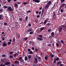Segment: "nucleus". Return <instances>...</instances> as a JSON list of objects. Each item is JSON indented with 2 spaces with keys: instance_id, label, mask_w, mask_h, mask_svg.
<instances>
[{
  "instance_id": "f257e3e1",
  "label": "nucleus",
  "mask_w": 66,
  "mask_h": 66,
  "mask_svg": "<svg viewBox=\"0 0 66 66\" xmlns=\"http://www.w3.org/2000/svg\"><path fill=\"white\" fill-rule=\"evenodd\" d=\"M52 4V2L50 1H49L47 3V4L45 6V9H47L48 7H49L50 6V5H51V4Z\"/></svg>"
},
{
  "instance_id": "f03ea898",
  "label": "nucleus",
  "mask_w": 66,
  "mask_h": 66,
  "mask_svg": "<svg viewBox=\"0 0 66 66\" xmlns=\"http://www.w3.org/2000/svg\"><path fill=\"white\" fill-rule=\"evenodd\" d=\"M60 28H62V30L64 31L66 30V26H65L64 25H62L60 26Z\"/></svg>"
},
{
  "instance_id": "7ed1b4c3",
  "label": "nucleus",
  "mask_w": 66,
  "mask_h": 66,
  "mask_svg": "<svg viewBox=\"0 0 66 66\" xmlns=\"http://www.w3.org/2000/svg\"><path fill=\"white\" fill-rule=\"evenodd\" d=\"M7 10L9 12H12L13 10L12 9V7L11 6H10L7 9Z\"/></svg>"
},
{
  "instance_id": "20e7f679",
  "label": "nucleus",
  "mask_w": 66,
  "mask_h": 66,
  "mask_svg": "<svg viewBox=\"0 0 66 66\" xmlns=\"http://www.w3.org/2000/svg\"><path fill=\"white\" fill-rule=\"evenodd\" d=\"M6 46H7V43L5 41H4L3 44V46H4V47H5Z\"/></svg>"
},
{
  "instance_id": "39448f33",
  "label": "nucleus",
  "mask_w": 66,
  "mask_h": 66,
  "mask_svg": "<svg viewBox=\"0 0 66 66\" xmlns=\"http://www.w3.org/2000/svg\"><path fill=\"white\" fill-rule=\"evenodd\" d=\"M33 1L34 2H37V3H39L40 2V1L38 0H33Z\"/></svg>"
},
{
  "instance_id": "423d86ee",
  "label": "nucleus",
  "mask_w": 66,
  "mask_h": 66,
  "mask_svg": "<svg viewBox=\"0 0 66 66\" xmlns=\"http://www.w3.org/2000/svg\"><path fill=\"white\" fill-rule=\"evenodd\" d=\"M55 11H53V18H55Z\"/></svg>"
},
{
  "instance_id": "0eeeda50",
  "label": "nucleus",
  "mask_w": 66,
  "mask_h": 66,
  "mask_svg": "<svg viewBox=\"0 0 66 66\" xmlns=\"http://www.w3.org/2000/svg\"><path fill=\"white\" fill-rule=\"evenodd\" d=\"M3 15L2 14H0V20H3V17L2 16Z\"/></svg>"
},
{
  "instance_id": "6e6552de",
  "label": "nucleus",
  "mask_w": 66,
  "mask_h": 66,
  "mask_svg": "<svg viewBox=\"0 0 66 66\" xmlns=\"http://www.w3.org/2000/svg\"><path fill=\"white\" fill-rule=\"evenodd\" d=\"M20 62L21 63H23V64L24 63V60H23V59H21V60H20Z\"/></svg>"
},
{
  "instance_id": "1a4fd4ad",
  "label": "nucleus",
  "mask_w": 66,
  "mask_h": 66,
  "mask_svg": "<svg viewBox=\"0 0 66 66\" xmlns=\"http://www.w3.org/2000/svg\"><path fill=\"white\" fill-rule=\"evenodd\" d=\"M37 39L39 40V41H40L41 40H43V39L42 38H40L39 37L37 38Z\"/></svg>"
},
{
  "instance_id": "9d476101",
  "label": "nucleus",
  "mask_w": 66,
  "mask_h": 66,
  "mask_svg": "<svg viewBox=\"0 0 66 66\" xmlns=\"http://www.w3.org/2000/svg\"><path fill=\"white\" fill-rule=\"evenodd\" d=\"M62 30H63L62 28H61V27L59 28V32H62Z\"/></svg>"
},
{
  "instance_id": "9b49d317",
  "label": "nucleus",
  "mask_w": 66,
  "mask_h": 66,
  "mask_svg": "<svg viewBox=\"0 0 66 66\" xmlns=\"http://www.w3.org/2000/svg\"><path fill=\"white\" fill-rule=\"evenodd\" d=\"M18 4H17L15 3L14 4V6L15 7H18Z\"/></svg>"
},
{
  "instance_id": "f8f14e48",
  "label": "nucleus",
  "mask_w": 66,
  "mask_h": 66,
  "mask_svg": "<svg viewBox=\"0 0 66 66\" xmlns=\"http://www.w3.org/2000/svg\"><path fill=\"white\" fill-rule=\"evenodd\" d=\"M11 64L10 62H7L5 64V65H9V64Z\"/></svg>"
},
{
  "instance_id": "ddd939ff",
  "label": "nucleus",
  "mask_w": 66,
  "mask_h": 66,
  "mask_svg": "<svg viewBox=\"0 0 66 66\" xmlns=\"http://www.w3.org/2000/svg\"><path fill=\"white\" fill-rule=\"evenodd\" d=\"M66 4L65 3L64 4H62L61 5V7H64V5H66Z\"/></svg>"
},
{
  "instance_id": "4468645a",
  "label": "nucleus",
  "mask_w": 66,
  "mask_h": 66,
  "mask_svg": "<svg viewBox=\"0 0 66 66\" xmlns=\"http://www.w3.org/2000/svg\"><path fill=\"white\" fill-rule=\"evenodd\" d=\"M14 22L15 23L16 26H17V27H18V26L19 25V24L16 21L15 22Z\"/></svg>"
},
{
  "instance_id": "2eb2a0df",
  "label": "nucleus",
  "mask_w": 66,
  "mask_h": 66,
  "mask_svg": "<svg viewBox=\"0 0 66 66\" xmlns=\"http://www.w3.org/2000/svg\"><path fill=\"white\" fill-rule=\"evenodd\" d=\"M44 30V27H42L40 28V31H42L43 30Z\"/></svg>"
},
{
  "instance_id": "dca6fc26",
  "label": "nucleus",
  "mask_w": 66,
  "mask_h": 66,
  "mask_svg": "<svg viewBox=\"0 0 66 66\" xmlns=\"http://www.w3.org/2000/svg\"><path fill=\"white\" fill-rule=\"evenodd\" d=\"M14 63H16V64H19V61H17V60H15L14 61Z\"/></svg>"
},
{
  "instance_id": "f3484780",
  "label": "nucleus",
  "mask_w": 66,
  "mask_h": 66,
  "mask_svg": "<svg viewBox=\"0 0 66 66\" xmlns=\"http://www.w3.org/2000/svg\"><path fill=\"white\" fill-rule=\"evenodd\" d=\"M61 63H62V62L60 61L59 62H58L57 63V66H59V64H61Z\"/></svg>"
},
{
  "instance_id": "a211bd4d",
  "label": "nucleus",
  "mask_w": 66,
  "mask_h": 66,
  "mask_svg": "<svg viewBox=\"0 0 66 66\" xmlns=\"http://www.w3.org/2000/svg\"><path fill=\"white\" fill-rule=\"evenodd\" d=\"M47 22V20H45L44 22V23H43L44 24V25H45Z\"/></svg>"
},
{
  "instance_id": "6ab92c4d",
  "label": "nucleus",
  "mask_w": 66,
  "mask_h": 66,
  "mask_svg": "<svg viewBox=\"0 0 66 66\" xmlns=\"http://www.w3.org/2000/svg\"><path fill=\"white\" fill-rule=\"evenodd\" d=\"M31 31H32V29H28L27 31V32H31Z\"/></svg>"
},
{
  "instance_id": "aec40b11",
  "label": "nucleus",
  "mask_w": 66,
  "mask_h": 66,
  "mask_svg": "<svg viewBox=\"0 0 66 66\" xmlns=\"http://www.w3.org/2000/svg\"><path fill=\"white\" fill-rule=\"evenodd\" d=\"M28 19V16H27L26 17L25 19L26 21H27Z\"/></svg>"
},
{
  "instance_id": "412c9836",
  "label": "nucleus",
  "mask_w": 66,
  "mask_h": 66,
  "mask_svg": "<svg viewBox=\"0 0 66 66\" xmlns=\"http://www.w3.org/2000/svg\"><path fill=\"white\" fill-rule=\"evenodd\" d=\"M22 59V57H20L19 59V61H20Z\"/></svg>"
},
{
  "instance_id": "4be33fe9",
  "label": "nucleus",
  "mask_w": 66,
  "mask_h": 66,
  "mask_svg": "<svg viewBox=\"0 0 66 66\" xmlns=\"http://www.w3.org/2000/svg\"><path fill=\"white\" fill-rule=\"evenodd\" d=\"M48 56H45V60H47V59H48Z\"/></svg>"
},
{
  "instance_id": "5701e85b",
  "label": "nucleus",
  "mask_w": 66,
  "mask_h": 66,
  "mask_svg": "<svg viewBox=\"0 0 66 66\" xmlns=\"http://www.w3.org/2000/svg\"><path fill=\"white\" fill-rule=\"evenodd\" d=\"M51 35L52 36H53V35H54V32H52L51 34Z\"/></svg>"
},
{
  "instance_id": "b1692460",
  "label": "nucleus",
  "mask_w": 66,
  "mask_h": 66,
  "mask_svg": "<svg viewBox=\"0 0 66 66\" xmlns=\"http://www.w3.org/2000/svg\"><path fill=\"white\" fill-rule=\"evenodd\" d=\"M13 42H15V38L14 37L12 39Z\"/></svg>"
},
{
  "instance_id": "393cba45",
  "label": "nucleus",
  "mask_w": 66,
  "mask_h": 66,
  "mask_svg": "<svg viewBox=\"0 0 66 66\" xmlns=\"http://www.w3.org/2000/svg\"><path fill=\"white\" fill-rule=\"evenodd\" d=\"M59 59H60V58L59 57H57V58L55 60L57 61H58Z\"/></svg>"
},
{
  "instance_id": "a878e982",
  "label": "nucleus",
  "mask_w": 66,
  "mask_h": 66,
  "mask_svg": "<svg viewBox=\"0 0 66 66\" xmlns=\"http://www.w3.org/2000/svg\"><path fill=\"white\" fill-rule=\"evenodd\" d=\"M66 0H60L61 2H62V3H63V2H65V1Z\"/></svg>"
},
{
  "instance_id": "bb28decb",
  "label": "nucleus",
  "mask_w": 66,
  "mask_h": 66,
  "mask_svg": "<svg viewBox=\"0 0 66 66\" xmlns=\"http://www.w3.org/2000/svg\"><path fill=\"white\" fill-rule=\"evenodd\" d=\"M50 56H51V57H53L54 56V55H52V54H51L50 55Z\"/></svg>"
},
{
  "instance_id": "cd10ccee",
  "label": "nucleus",
  "mask_w": 66,
  "mask_h": 66,
  "mask_svg": "<svg viewBox=\"0 0 66 66\" xmlns=\"http://www.w3.org/2000/svg\"><path fill=\"white\" fill-rule=\"evenodd\" d=\"M28 59V58L27 56H25V61H27V60Z\"/></svg>"
},
{
  "instance_id": "c85d7f7f",
  "label": "nucleus",
  "mask_w": 66,
  "mask_h": 66,
  "mask_svg": "<svg viewBox=\"0 0 66 66\" xmlns=\"http://www.w3.org/2000/svg\"><path fill=\"white\" fill-rule=\"evenodd\" d=\"M31 58V55H29L28 56V59H30Z\"/></svg>"
},
{
  "instance_id": "c756f323",
  "label": "nucleus",
  "mask_w": 66,
  "mask_h": 66,
  "mask_svg": "<svg viewBox=\"0 0 66 66\" xmlns=\"http://www.w3.org/2000/svg\"><path fill=\"white\" fill-rule=\"evenodd\" d=\"M29 53L30 54H32V53H33V52L32 51H31L29 52Z\"/></svg>"
},
{
  "instance_id": "7c9ffc66",
  "label": "nucleus",
  "mask_w": 66,
  "mask_h": 66,
  "mask_svg": "<svg viewBox=\"0 0 66 66\" xmlns=\"http://www.w3.org/2000/svg\"><path fill=\"white\" fill-rule=\"evenodd\" d=\"M39 37H40V38H42V37H43V36L42 35H39Z\"/></svg>"
},
{
  "instance_id": "2f4dec72",
  "label": "nucleus",
  "mask_w": 66,
  "mask_h": 66,
  "mask_svg": "<svg viewBox=\"0 0 66 66\" xmlns=\"http://www.w3.org/2000/svg\"><path fill=\"white\" fill-rule=\"evenodd\" d=\"M31 43H32V41L30 40L29 41V44H30V45H31Z\"/></svg>"
},
{
  "instance_id": "473e14b6",
  "label": "nucleus",
  "mask_w": 66,
  "mask_h": 66,
  "mask_svg": "<svg viewBox=\"0 0 66 66\" xmlns=\"http://www.w3.org/2000/svg\"><path fill=\"white\" fill-rule=\"evenodd\" d=\"M4 25L5 26H7V23L6 22H5L4 23Z\"/></svg>"
},
{
  "instance_id": "72a5a7b5",
  "label": "nucleus",
  "mask_w": 66,
  "mask_h": 66,
  "mask_svg": "<svg viewBox=\"0 0 66 66\" xmlns=\"http://www.w3.org/2000/svg\"><path fill=\"white\" fill-rule=\"evenodd\" d=\"M7 44H8V45H11V42H8Z\"/></svg>"
},
{
  "instance_id": "f704fd0d",
  "label": "nucleus",
  "mask_w": 66,
  "mask_h": 66,
  "mask_svg": "<svg viewBox=\"0 0 66 66\" xmlns=\"http://www.w3.org/2000/svg\"><path fill=\"white\" fill-rule=\"evenodd\" d=\"M23 4H24L25 5H26V4H27V3L26 2H24L23 3Z\"/></svg>"
},
{
  "instance_id": "c9c22d12",
  "label": "nucleus",
  "mask_w": 66,
  "mask_h": 66,
  "mask_svg": "<svg viewBox=\"0 0 66 66\" xmlns=\"http://www.w3.org/2000/svg\"><path fill=\"white\" fill-rule=\"evenodd\" d=\"M6 55H5L4 54H3L2 55V56L3 57H5V56H6Z\"/></svg>"
},
{
  "instance_id": "e433bc0d",
  "label": "nucleus",
  "mask_w": 66,
  "mask_h": 66,
  "mask_svg": "<svg viewBox=\"0 0 66 66\" xmlns=\"http://www.w3.org/2000/svg\"><path fill=\"white\" fill-rule=\"evenodd\" d=\"M53 62L54 63H56V60L55 59H54Z\"/></svg>"
},
{
  "instance_id": "4c0bfd02",
  "label": "nucleus",
  "mask_w": 66,
  "mask_h": 66,
  "mask_svg": "<svg viewBox=\"0 0 66 66\" xmlns=\"http://www.w3.org/2000/svg\"><path fill=\"white\" fill-rule=\"evenodd\" d=\"M61 42L63 44H64V42L62 40H61Z\"/></svg>"
},
{
  "instance_id": "58836bf2",
  "label": "nucleus",
  "mask_w": 66,
  "mask_h": 66,
  "mask_svg": "<svg viewBox=\"0 0 66 66\" xmlns=\"http://www.w3.org/2000/svg\"><path fill=\"white\" fill-rule=\"evenodd\" d=\"M31 49L30 48H28V52H30V51H31Z\"/></svg>"
},
{
  "instance_id": "ea45409f",
  "label": "nucleus",
  "mask_w": 66,
  "mask_h": 66,
  "mask_svg": "<svg viewBox=\"0 0 66 66\" xmlns=\"http://www.w3.org/2000/svg\"><path fill=\"white\" fill-rule=\"evenodd\" d=\"M28 37H26L24 38V40H28Z\"/></svg>"
},
{
  "instance_id": "a19ab883",
  "label": "nucleus",
  "mask_w": 66,
  "mask_h": 66,
  "mask_svg": "<svg viewBox=\"0 0 66 66\" xmlns=\"http://www.w3.org/2000/svg\"><path fill=\"white\" fill-rule=\"evenodd\" d=\"M13 56L12 55L10 57V59H12V58H13Z\"/></svg>"
},
{
  "instance_id": "79ce46f5",
  "label": "nucleus",
  "mask_w": 66,
  "mask_h": 66,
  "mask_svg": "<svg viewBox=\"0 0 66 66\" xmlns=\"http://www.w3.org/2000/svg\"><path fill=\"white\" fill-rule=\"evenodd\" d=\"M29 34H33V32L32 31L30 32L29 33Z\"/></svg>"
},
{
  "instance_id": "37998d69",
  "label": "nucleus",
  "mask_w": 66,
  "mask_h": 66,
  "mask_svg": "<svg viewBox=\"0 0 66 66\" xmlns=\"http://www.w3.org/2000/svg\"><path fill=\"white\" fill-rule=\"evenodd\" d=\"M56 45L57 47H59V43H56Z\"/></svg>"
},
{
  "instance_id": "c03bdc74",
  "label": "nucleus",
  "mask_w": 66,
  "mask_h": 66,
  "mask_svg": "<svg viewBox=\"0 0 66 66\" xmlns=\"http://www.w3.org/2000/svg\"><path fill=\"white\" fill-rule=\"evenodd\" d=\"M2 40L3 41H4V40H5V38L4 37H3L2 38Z\"/></svg>"
},
{
  "instance_id": "a18cd8bd",
  "label": "nucleus",
  "mask_w": 66,
  "mask_h": 66,
  "mask_svg": "<svg viewBox=\"0 0 66 66\" xmlns=\"http://www.w3.org/2000/svg\"><path fill=\"white\" fill-rule=\"evenodd\" d=\"M1 61L2 62H4V60H3V59H1Z\"/></svg>"
},
{
  "instance_id": "49530a36",
  "label": "nucleus",
  "mask_w": 66,
  "mask_h": 66,
  "mask_svg": "<svg viewBox=\"0 0 66 66\" xmlns=\"http://www.w3.org/2000/svg\"><path fill=\"white\" fill-rule=\"evenodd\" d=\"M28 26H29V27H31V24L29 23L28 24Z\"/></svg>"
},
{
  "instance_id": "de8ad7c7",
  "label": "nucleus",
  "mask_w": 66,
  "mask_h": 66,
  "mask_svg": "<svg viewBox=\"0 0 66 66\" xmlns=\"http://www.w3.org/2000/svg\"><path fill=\"white\" fill-rule=\"evenodd\" d=\"M12 53H13V52H10L9 54H12Z\"/></svg>"
},
{
  "instance_id": "09e8293b",
  "label": "nucleus",
  "mask_w": 66,
  "mask_h": 66,
  "mask_svg": "<svg viewBox=\"0 0 66 66\" xmlns=\"http://www.w3.org/2000/svg\"><path fill=\"white\" fill-rule=\"evenodd\" d=\"M4 8H5V9H6V8H7V6H4Z\"/></svg>"
},
{
  "instance_id": "8fccbe9b",
  "label": "nucleus",
  "mask_w": 66,
  "mask_h": 66,
  "mask_svg": "<svg viewBox=\"0 0 66 66\" xmlns=\"http://www.w3.org/2000/svg\"><path fill=\"white\" fill-rule=\"evenodd\" d=\"M46 25L47 26H50V23H48L47 24H46Z\"/></svg>"
},
{
  "instance_id": "3c124183",
  "label": "nucleus",
  "mask_w": 66,
  "mask_h": 66,
  "mask_svg": "<svg viewBox=\"0 0 66 66\" xmlns=\"http://www.w3.org/2000/svg\"><path fill=\"white\" fill-rule=\"evenodd\" d=\"M39 13V12H38V11H37L36 12V14H38V13Z\"/></svg>"
},
{
  "instance_id": "603ef678",
  "label": "nucleus",
  "mask_w": 66,
  "mask_h": 66,
  "mask_svg": "<svg viewBox=\"0 0 66 66\" xmlns=\"http://www.w3.org/2000/svg\"><path fill=\"white\" fill-rule=\"evenodd\" d=\"M51 29H49L48 30V32H50L51 31Z\"/></svg>"
},
{
  "instance_id": "864d4df0",
  "label": "nucleus",
  "mask_w": 66,
  "mask_h": 66,
  "mask_svg": "<svg viewBox=\"0 0 66 66\" xmlns=\"http://www.w3.org/2000/svg\"><path fill=\"white\" fill-rule=\"evenodd\" d=\"M38 60H41V57H38Z\"/></svg>"
},
{
  "instance_id": "5fc2aeb1",
  "label": "nucleus",
  "mask_w": 66,
  "mask_h": 66,
  "mask_svg": "<svg viewBox=\"0 0 66 66\" xmlns=\"http://www.w3.org/2000/svg\"><path fill=\"white\" fill-rule=\"evenodd\" d=\"M44 9L42 10V12L44 13Z\"/></svg>"
},
{
  "instance_id": "6e6d98bb",
  "label": "nucleus",
  "mask_w": 66,
  "mask_h": 66,
  "mask_svg": "<svg viewBox=\"0 0 66 66\" xmlns=\"http://www.w3.org/2000/svg\"><path fill=\"white\" fill-rule=\"evenodd\" d=\"M61 13L63 12V9H61Z\"/></svg>"
},
{
  "instance_id": "4d7b16f0",
  "label": "nucleus",
  "mask_w": 66,
  "mask_h": 66,
  "mask_svg": "<svg viewBox=\"0 0 66 66\" xmlns=\"http://www.w3.org/2000/svg\"><path fill=\"white\" fill-rule=\"evenodd\" d=\"M39 16H40V15H37V18H39Z\"/></svg>"
},
{
  "instance_id": "13d9d810",
  "label": "nucleus",
  "mask_w": 66,
  "mask_h": 66,
  "mask_svg": "<svg viewBox=\"0 0 66 66\" xmlns=\"http://www.w3.org/2000/svg\"><path fill=\"white\" fill-rule=\"evenodd\" d=\"M0 12H2V11H3V9H0Z\"/></svg>"
},
{
  "instance_id": "bf43d9fd",
  "label": "nucleus",
  "mask_w": 66,
  "mask_h": 66,
  "mask_svg": "<svg viewBox=\"0 0 66 66\" xmlns=\"http://www.w3.org/2000/svg\"><path fill=\"white\" fill-rule=\"evenodd\" d=\"M19 20H20V21H22V18H20L19 19Z\"/></svg>"
},
{
  "instance_id": "052dcab7",
  "label": "nucleus",
  "mask_w": 66,
  "mask_h": 66,
  "mask_svg": "<svg viewBox=\"0 0 66 66\" xmlns=\"http://www.w3.org/2000/svg\"><path fill=\"white\" fill-rule=\"evenodd\" d=\"M17 2L18 4H20V2Z\"/></svg>"
},
{
  "instance_id": "680f3d73",
  "label": "nucleus",
  "mask_w": 66,
  "mask_h": 66,
  "mask_svg": "<svg viewBox=\"0 0 66 66\" xmlns=\"http://www.w3.org/2000/svg\"><path fill=\"white\" fill-rule=\"evenodd\" d=\"M35 60L36 61V62H37V58H35Z\"/></svg>"
},
{
  "instance_id": "e2e57ef3",
  "label": "nucleus",
  "mask_w": 66,
  "mask_h": 66,
  "mask_svg": "<svg viewBox=\"0 0 66 66\" xmlns=\"http://www.w3.org/2000/svg\"><path fill=\"white\" fill-rule=\"evenodd\" d=\"M1 66H5V65H4L2 64H1Z\"/></svg>"
},
{
  "instance_id": "0e129e2a",
  "label": "nucleus",
  "mask_w": 66,
  "mask_h": 66,
  "mask_svg": "<svg viewBox=\"0 0 66 66\" xmlns=\"http://www.w3.org/2000/svg\"><path fill=\"white\" fill-rule=\"evenodd\" d=\"M42 6L41 7L39 8V10H42Z\"/></svg>"
},
{
  "instance_id": "69168bd1",
  "label": "nucleus",
  "mask_w": 66,
  "mask_h": 66,
  "mask_svg": "<svg viewBox=\"0 0 66 66\" xmlns=\"http://www.w3.org/2000/svg\"><path fill=\"white\" fill-rule=\"evenodd\" d=\"M27 13H31V11L30 10L28 11L27 12Z\"/></svg>"
},
{
  "instance_id": "338daca9",
  "label": "nucleus",
  "mask_w": 66,
  "mask_h": 66,
  "mask_svg": "<svg viewBox=\"0 0 66 66\" xmlns=\"http://www.w3.org/2000/svg\"><path fill=\"white\" fill-rule=\"evenodd\" d=\"M14 56H16V54H14Z\"/></svg>"
},
{
  "instance_id": "774afa93",
  "label": "nucleus",
  "mask_w": 66,
  "mask_h": 66,
  "mask_svg": "<svg viewBox=\"0 0 66 66\" xmlns=\"http://www.w3.org/2000/svg\"><path fill=\"white\" fill-rule=\"evenodd\" d=\"M60 66H63V64H61L60 65Z\"/></svg>"
}]
</instances>
